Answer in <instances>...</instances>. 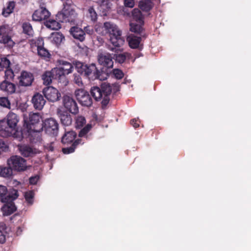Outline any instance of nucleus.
Returning <instances> with one entry per match:
<instances>
[{"mask_svg":"<svg viewBox=\"0 0 251 251\" xmlns=\"http://www.w3.org/2000/svg\"><path fill=\"white\" fill-rule=\"evenodd\" d=\"M12 174L11 167L0 166V176L3 177H9Z\"/></svg>","mask_w":251,"mask_h":251,"instance_id":"32","label":"nucleus"},{"mask_svg":"<svg viewBox=\"0 0 251 251\" xmlns=\"http://www.w3.org/2000/svg\"><path fill=\"white\" fill-rule=\"evenodd\" d=\"M18 147L21 154L25 157L33 156L40 152L38 149H33L26 145H20Z\"/></svg>","mask_w":251,"mask_h":251,"instance_id":"16","label":"nucleus"},{"mask_svg":"<svg viewBox=\"0 0 251 251\" xmlns=\"http://www.w3.org/2000/svg\"><path fill=\"white\" fill-rule=\"evenodd\" d=\"M85 31H86L87 33H88V34H92V33H93V30H92V29H90V27H89V26H88V27H85Z\"/></svg>","mask_w":251,"mask_h":251,"instance_id":"55","label":"nucleus"},{"mask_svg":"<svg viewBox=\"0 0 251 251\" xmlns=\"http://www.w3.org/2000/svg\"><path fill=\"white\" fill-rule=\"evenodd\" d=\"M86 124L85 118L82 116H77L75 119V126L76 128L82 127Z\"/></svg>","mask_w":251,"mask_h":251,"instance_id":"36","label":"nucleus"},{"mask_svg":"<svg viewBox=\"0 0 251 251\" xmlns=\"http://www.w3.org/2000/svg\"><path fill=\"white\" fill-rule=\"evenodd\" d=\"M41 120V116L39 113H31L29 115V125L34 126L39 124Z\"/></svg>","mask_w":251,"mask_h":251,"instance_id":"27","label":"nucleus"},{"mask_svg":"<svg viewBox=\"0 0 251 251\" xmlns=\"http://www.w3.org/2000/svg\"><path fill=\"white\" fill-rule=\"evenodd\" d=\"M70 32L74 38L77 39L81 42H82L85 39V32L79 27H72L70 30Z\"/></svg>","mask_w":251,"mask_h":251,"instance_id":"20","label":"nucleus"},{"mask_svg":"<svg viewBox=\"0 0 251 251\" xmlns=\"http://www.w3.org/2000/svg\"><path fill=\"white\" fill-rule=\"evenodd\" d=\"M19 84L23 86H29L32 84L34 76L32 73L26 71H22L19 77Z\"/></svg>","mask_w":251,"mask_h":251,"instance_id":"14","label":"nucleus"},{"mask_svg":"<svg viewBox=\"0 0 251 251\" xmlns=\"http://www.w3.org/2000/svg\"><path fill=\"white\" fill-rule=\"evenodd\" d=\"M112 92L111 86L108 83H103L101 85V89L95 86L91 88V93L96 100L102 99V105L106 106L109 101V95Z\"/></svg>","mask_w":251,"mask_h":251,"instance_id":"2","label":"nucleus"},{"mask_svg":"<svg viewBox=\"0 0 251 251\" xmlns=\"http://www.w3.org/2000/svg\"><path fill=\"white\" fill-rule=\"evenodd\" d=\"M0 89L7 94H12L15 92L16 86L13 83L5 80L0 84Z\"/></svg>","mask_w":251,"mask_h":251,"instance_id":"21","label":"nucleus"},{"mask_svg":"<svg viewBox=\"0 0 251 251\" xmlns=\"http://www.w3.org/2000/svg\"><path fill=\"white\" fill-rule=\"evenodd\" d=\"M34 194L32 191H28L25 193V197L27 202L30 204L33 202Z\"/></svg>","mask_w":251,"mask_h":251,"instance_id":"47","label":"nucleus"},{"mask_svg":"<svg viewBox=\"0 0 251 251\" xmlns=\"http://www.w3.org/2000/svg\"><path fill=\"white\" fill-rule=\"evenodd\" d=\"M44 126L47 134L53 136L57 135L58 131V124L55 119L50 118L46 120L44 123Z\"/></svg>","mask_w":251,"mask_h":251,"instance_id":"10","label":"nucleus"},{"mask_svg":"<svg viewBox=\"0 0 251 251\" xmlns=\"http://www.w3.org/2000/svg\"><path fill=\"white\" fill-rule=\"evenodd\" d=\"M11 28L9 25H3L0 27V37L2 38L3 35H10L11 34Z\"/></svg>","mask_w":251,"mask_h":251,"instance_id":"38","label":"nucleus"},{"mask_svg":"<svg viewBox=\"0 0 251 251\" xmlns=\"http://www.w3.org/2000/svg\"><path fill=\"white\" fill-rule=\"evenodd\" d=\"M76 133L73 131L66 132L62 138V142L63 144L71 143L75 138Z\"/></svg>","mask_w":251,"mask_h":251,"instance_id":"28","label":"nucleus"},{"mask_svg":"<svg viewBox=\"0 0 251 251\" xmlns=\"http://www.w3.org/2000/svg\"><path fill=\"white\" fill-rule=\"evenodd\" d=\"M76 144H78V140L75 141L72 147L70 148H63L62 149L63 152L65 154H69L73 152L75 149V146Z\"/></svg>","mask_w":251,"mask_h":251,"instance_id":"46","label":"nucleus"},{"mask_svg":"<svg viewBox=\"0 0 251 251\" xmlns=\"http://www.w3.org/2000/svg\"><path fill=\"white\" fill-rule=\"evenodd\" d=\"M13 201L11 200L8 201V202H3L5 204L2 206L1 210L4 215H10L16 211V208L13 202Z\"/></svg>","mask_w":251,"mask_h":251,"instance_id":"22","label":"nucleus"},{"mask_svg":"<svg viewBox=\"0 0 251 251\" xmlns=\"http://www.w3.org/2000/svg\"><path fill=\"white\" fill-rule=\"evenodd\" d=\"M132 17L133 20L137 23H143V16L141 11L138 9L135 8L133 9L132 11Z\"/></svg>","mask_w":251,"mask_h":251,"instance_id":"33","label":"nucleus"},{"mask_svg":"<svg viewBox=\"0 0 251 251\" xmlns=\"http://www.w3.org/2000/svg\"><path fill=\"white\" fill-rule=\"evenodd\" d=\"M130 123L132 125V126L135 128L138 127L139 126L138 119H132V120H131Z\"/></svg>","mask_w":251,"mask_h":251,"instance_id":"53","label":"nucleus"},{"mask_svg":"<svg viewBox=\"0 0 251 251\" xmlns=\"http://www.w3.org/2000/svg\"><path fill=\"white\" fill-rule=\"evenodd\" d=\"M37 51L38 55L45 59H49L50 56L49 51L44 47L37 49Z\"/></svg>","mask_w":251,"mask_h":251,"instance_id":"37","label":"nucleus"},{"mask_svg":"<svg viewBox=\"0 0 251 251\" xmlns=\"http://www.w3.org/2000/svg\"><path fill=\"white\" fill-rule=\"evenodd\" d=\"M63 102L64 107L72 114H75L78 112L77 104L72 98L68 96H64Z\"/></svg>","mask_w":251,"mask_h":251,"instance_id":"12","label":"nucleus"},{"mask_svg":"<svg viewBox=\"0 0 251 251\" xmlns=\"http://www.w3.org/2000/svg\"><path fill=\"white\" fill-rule=\"evenodd\" d=\"M74 81L75 83L79 86H82L83 83L81 77L79 75H75Z\"/></svg>","mask_w":251,"mask_h":251,"instance_id":"50","label":"nucleus"},{"mask_svg":"<svg viewBox=\"0 0 251 251\" xmlns=\"http://www.w3.org/2000/svg\"><path fill=\"white\" fill-rule=\"evenodd\" d=\"M57 113L63 125L69 126L72 124V118L68 112L64 111L61 109H58Z\"/></svg>","mask_w":251,"mask_h":251,"instance_id":"17","label":"nucleus"},{"mask_svg":"<svg viewBox=\"0 0 251 251\" xmlns=\"http://www.w3.org/2000/svg\"><path fill=\"white\" fill-rule=\"evenodd\" d=\"M131 57V54L127 52L116 54L115 55V60L120 63L124 62L126 59Z\"/></svg>","mask_w":251,"mask_h":251,"instance_id":"34","label":"nucleus"},{"mask_svg":"<svg viewBox=\"0 0 251 251\" xmlns=\"http://www.w3.org/2000/svg\"><path fill=\"white\" fill-rule=\"evenodd\" d=\"M124 4L126 7L132 8L134 6V0H124Z\"/></svg>","mask_w":251,"mask_h":251,"instance_id":"49","label":"nucleus"},{"mask_svg":"<svg viewBox=\"0 0 251 251\" xmlns=\"http://www.w3.org/2000/svg\"><path fill=\"white\" fill-rule=\"evenodd\" d=\"M113 74L114 76L117 79H121L124 76V73L119 69H114L113 71Z\"/></svg>","mask_w":251,"mask_h":251,"instance_id":"48","label":"nucleus"},{"mask_svg":"<svg viewBox=\"0 0 251 251\" xmlns=\"http://www.w3.org/2000/svg\"><path fill=\"white\" fill-rule=\"evenodd\" d=\"M10 167L18 171H24L27 168L25 160L19 156H13L7 160Z\"/></svg>","mask_w":251,"mask_h":251,"instance_id":"6","label":"nucleus"},{"mask_svg":"<svg viewBox=\"0 0 251 251\" xmlns=\"http://www.w3.org/2000/svg\"><path fill=\"white\" fill-rule=\"evenodd\" d=\"M39 178V176H33V177H31L29 178V183L31 184H35L38 181Z\"/></svg>","mask_w":251,"mask_h":251,"instance_id":"51","label":"nucleus"},{"mask_svg":"<svg viewBox=\"0 0 251 251\" xmlns=\"http://www.w3.org/2000/svg\"><path fill=\"white\" fill-rule=\"evenodd\" d=\"M18 197V192L16 190L12 189L8 192L5 186L0 185V198L2 202L15 200Z\"/></svg>","mask_w":251,"mask_h":251,"instance_id":"8","label":"nucleus"},{"mask_svg":"<svg viewBox=\"0 0 251 251\" xmlns=\"http://www.w3.org/2000/svg\"><path fill=\"white\" fill-rule=\"evenodd\" d=\"M45 148L46 150L48 151H53L54 150L53 143L51 142L50 144H48L46 145H45Z\"/></svg>","mask_w":251,"mask_h":251,"instance_id":"52","label":"nucleus"},{"mask_svg":"<svg viewBox=\"0 0 251 251\" xmlns=\"http://www.w3.org/2000/svg\"><path fill=\"white\" fill-rule=\"evenodd\" d=\"M32 102L34 107L36 109L40 110L43 109L46 101L41 94L36 93L33 96Z\"/></svg>","mask_w":251,"mask_h":251,"instance_id":"18","label":"nucleus"},{"mask_svg":"<svg viewBox=\"0 0 251 251\" xmlns=\"http://www.w3.org/2000/svg\"><path fill=\"white\" fill-rule=\"evenodd\" d=\"M5 236H0V244H2L5 242Z\"/></svg>","mask_w":251,"mask_h":251,"instance_id":"56","label":"nucleus"},{"mask_svg":"<svg viewBox=\"0 0 251 251\" xmlns=\"http://www.w3.org/2000/svg\"><path fill=\"white\" fill-rule=\"evenodd\" d=\"M15 7V2L13 1L8 2L6 4V6L3 9L2 12V15L5 17H8L11 13L13 12Z\"/></svg>","mask_w":251,"mask_h":251,"instance_id":"26","label":"nucleus"},{"mask_svg":"<svg viewBox=\"0 0 251 251\" xmlns=\"http://www.w3.org/2000/svg\"><path fill=\"white\" fill-rule=\"evenodd\" d=\"M75 68L79 73L87 76L90 79L100 78L99 72L94 64L88 65L78 62L75 64Z\"/></svg>","mask_w":251,"mask_h":251,"instance_id":"3","label":"nucleus"},{"mask_svg":"<svg viewBox=\"0 0 251 251\" xmlns=\"http://www.w3.org/2000/svg\"><path fill=\"white\" fill-rule=\"evenodd\" d=\"M50 16V13L45 8L41 7L36 10L32 15L33 21L40 22L45 20Z\"/></svg>","mask_w":251,"mask_h":251,"instance_id":"15","label":"nucleus"},{"mask_svg":"<svg viewBox=\"0 0 251 251\" xmlns=\"http://www.w3.org/2000/svg\"><path fill=\"white\" fill-rule=\"evenodd\" d=\"M8 127L6 120L2 119L0 121V131L3 136L7 137L13 135L11 130Z\"/></svg>","mask_w":251,"mask_h":251,"instance_id":"25","label":"nucleus"},{"mask_svg":"<svg viewBox=\"0 0 251 251\" xmlns=\"http://www.w3.org/2000/svg\"><path fill=\"white\" fill-rule=\"evenodd\" d=\"M98 60L99 63L103 66L107 68L113 67V61L112 60V57L109 53H99L98 56Z\"/></svg>","mask_w":251,"mask_h":251,"instance_id":"13","label":"nucleus"},{"mask_svg":"<svg viewBox=\"0 0 251 251\" xmlns=\"http://www.w3.org/2000/svg\"><path fill=\"white\" fill-rule=\"evenodd\" d=\"M14 77V74L13 71L9 69H6L5 71V78L7 80H12Z\"/></svg>","mask_w":251,"mask_h":251,"instance_id":"44","label":"nucleus"},{"mask_svg":"<svg viewBox=\"0 0 251 251\" xmlns=\"http://www.w3.org/2000/svg\"><path fill=\"white\" fill-rule=\"evenodd\" d=\"M152 0H143L139 2V6L144 11H148L152 7Z\"/></svg>","mask_w":251,"mask_h":251,"instance_id":"29","label":"nucleus"},{"mask_svg":"<svg viewBox=\"0 0 251 251\" xmlns=\"http://www.w3.org/2000/svg\"><path fill=\"white\" fill-rule=\"evenodd\" d=\"M51 41L56 45L60 44L63 40L64 39L63 35L58 32L52 33L50 36Z\"/></svg>","mask_w":251,"mask_h":251,"instance_id":"30","label":"nucleus"},{"mask_svg":"<svg viewBox=\"0 0 251 251\" xmlns=\"http://www.w3.org/2000/svg\"><path fill=\"white\" fill-rule=\"evenodd\" d=\"M6 122L9 126V128L11 130L12 133L15 131L17 125L19 122V119L17 115L13 113L10 112L7 115Z\"/></svg>","mask_w":251,"mask_h":251,"instance_id":"19","label":"nucleus"},{"mask_svg":"<svg viewBox=\"0 0 251 251\" xmlns=\"http://www.w3.org/2000/svg\"><path fill=\"white\" fill-rule=\"evenodd\" d=\"M100 26L99 25H96L95 26V29H96V31L100 33V34H103V33L102 32H101L100 31Z\"/></svg>","mask_w":251,"mask_h":251,"instance_id":"54","label":"nucleus"},{"mask_svg":"<svg viewBox=\"0 0 251 251\" xmlns=\"http://www.w3.org/2000/svg\"><path fill=\"white\" fill-rule=\"evenodd\" d=\"M52 78L58 79V75H56V72H53V69L51 71L46 72L42 75L43 83L46 85L50 84Z\"/></svg>","mask_w":251,"mask_h":251,"instance_id":"23","label":"nucleus"},{"mask_svg":"<svg viewBox=\"0 0 251 251\" xmlns=\"http://www.w3.org/2000/svg\"><path fill=\"white\" fill-rule=\"evenodd\" d=\"M31 44H34L37 47V49L44 47V43L42 38H38L31 40Z\"/></svg>","mask_w":251,"mask_h":251,"instance_id":"40","label":"nucleus"},{"mask_svg":"<svg viewBox=\"0 0 251 251\" xmlns=\"http://www.w3.org/2000/svg\"><path fill=\"white\" fill-rule=\"evenodd\" d=\"M92 128L91 125L87 124L83 129H82L79 133V136L80 137H84L85 135L89 132Z\"/></svg>","mask_w":251,"mask_h":251,"instance_id":"43","label":"nucleus"},{"mask_svg":"<svg viewBox=\"0 0 251 251\" xmlns=\"http://www.w3.org/2000/svg\"><path fill=\"white\" fill-rule=\"evenodd\" d=\"M103 27L109 36L111 43L115 47H121L125 43V39L122 37V31L114 23L107 22L103 24Z\"/></svg>","mask_w":251,"mask_h":251,"instance_id":"1","label":"nucleus"},{"mask_svg":"<svg viewBox=\"0 0 251 251\" xmlns=\"http://www.w3.org/2000/svg\"><path fill=\"white\" fill-rule=\"evenodd\" d=\"M60 66L53 69V72H56V75H58V79L61 77L66 79L65 75L71 73L74 69V66L70 62L61 60L59 61Z\"/></svg>","mask_w":251,"mask_h":251,"instance_id":"5","label":"nucleus"},{"mask_svg":"<svg viewBox=\"0 0 251 251\" xmlns=\"http://www.w3.org/2000/svg\"><path fill=\"white\" fill-rule=\"evenodd\" d=\"M88 16L93 21H96L97 19V14L93 7H90L88 9Z\"/></svg>","mask_w":251,"mask_h":251,"instance_id":"42","label":"nucleus"},{"mask_svg":"<svg viewBox=\"0 0 251 251\" xmlns=\"http://www.w3.org/2000/svg\"><path fill=\"white\" fill-rule=\"evenodd\" d=\"M23 31L25 33L31 35L33 33V29L31 25L28 23H24L23 25Z\"/></svg>","mask_w":251,"mask_h":251,"instance_id":"39","label":"nucleus"},{"mask_svg":"<svg viewBox=\"0 0 251 251\" xmlns=\"http://www.w3.org/2000/svg\"><path fill=\"white\" fill-rule=\"evenodd\" d=\"M46 26L51 30H58L61 27L60 24L54 20H50L45 23Z\"/></svg>","mask_w":251,"mask_h":251,"instance_id":"31","label":"nucleus"},{"mask_svg":"<svg viewBox=\"0 0 251 251\" xmlns=\"http://www.w3.org/2000/svg\"><path fill=\"white\" fill-rule=\"evenodd\" d=\"M0 105L4 107L10 108V103L7 98L0 97Z\"/></svg>","mask_w":251,"mask_h":251,"instance_id":"45","label":"nucleus"},{"mask_svg":"<svg viewBox=\"0 0 251 251\" xmlns=\"http://www.w3.org/2000/svg\"><path fill=\"white\" fill-rule=\"evenodd\" d=\"M126 40L129 47L132 49L138 48L141 45V38L134 34H131L128 35Z\"/></svg>","mask_w":251,"mask_h":251,"instance_id":"24","label":"nucleus"},{"mask_svg":"<svg viewBox=\"0 0 251 251\" xmlns=\"http://www.w3.org/2000/svg\"><path fill=\"white\" fill-rule=\"evenodd\" d=\"M42 128V124H40L39 128L35 129L32 128L30 126L28 129V138L30 142L32 144L40 143L42 141L41 130Z\"/></svg>","mask_w":251,"mask_h":251,"instance_id":"11","label":"nucleus"},{"mask_svg":"<svg viewBox=\"0 0 251 251\" xmlns=\"http://www.w3.org/2000/svg\"><path fill=\"white\" fill-rule=\"evenodd\" d=\"M143 24V22L142 23H134L133 22H131L130 25V30L132 32L140 33L142 30V25Z\"/></svg>","mask_w":251,"mask_h":251,"instance_id":"35","label":"nucleus"},{"mask_svg":"<svg viewBox=\"0 0 251 251\" xmlns=\"http://www.w3.org/2000/svg\"><path fill=\"white\" fill-rule=\"evenodd\" d=\"M43 93L46 98L51 102L56 101L58 100L61 97V94L58 90L51 86L44 88L43 90Z\"/></svg>","mask_w":251,"mask_h":251,"instance_id":"9","label":"nucleus"},{"mask_svg":"<svg viewBox=\"0 0 251 251\" xmlns=\"http://www.w3.org/2000/svg\"><path fill=\"white\" fill-rule=\"evenodd\" d=\"M75 96L78 102L83 106L89 107L92 104V99L88 93L82 89L75 91Z\"/></svg>","mask_w":251,"mask_h":251,"instance_id":"7","label":"nucleus"},{"mask_svg":"<svg viewBox=\"0 0 251 251\" xmlns=\"http://www.w3.org/2000/svg\"><path fill=\"white\" fill-rule=\"evenodd\" d=\"M10 65V61L6 58H1L0 59V71L3 69H7L9 68Z\"/></svg>","mask_w":251,"mask_h":251,"instance_id":"41","label":"nucleus"},{"mask_svg":"<svg viewBox=\"0 0 251 251\" xmlns=\"http://www.w3.org/2000/svg\"><path fill=\"white\" fill-rule=\"evenodd\" d=\"M71 0H68V2L64 4V7L61 13H59L58 16L62 22H74L76 14L71 4Z\"/></svg>","mask_w":251,"mask_h":251,"instance_id":"4","label":"nucleus"}]
</instances>
